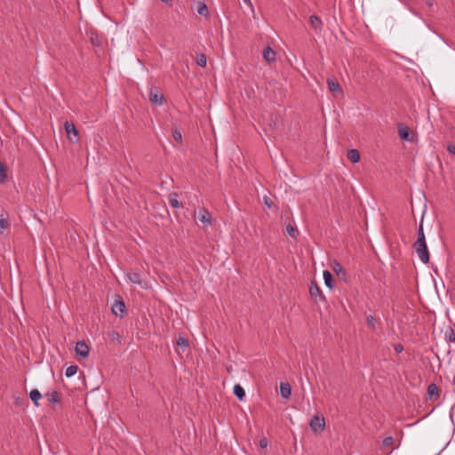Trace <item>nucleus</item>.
<instances>
[{
  "label": "nucleus",
  "mask_w": 455,
  "mask_h": 455,
  "mask_svg": "<svg viewBox=\"0 0 455 455\" xmlns=\"http://www.w3.org/2000/svg\"><path fill=\"white\" fill-rule=\"evenodd\" d=\"M280 395L283 398L288 399L291 395V387L289 383L283 382L280 385Z\"/></svg>",
  "instance_id": "obj_10"
},
{
  "label": "nucleus",
  "mask_w": 455,
  "mask_h": 455,
  "mask_svg": "<svg viewBox=\"0 0 455 455\" xmlns=\"http://www.w3.org/2000/svg\"><path fill=\"white\" fill-rule=\"evenodd\" d=\"M65 130L69 140H73V137L76 138L78 136V131L76 128L75 124L72 122L65 123Z\"/></svg>",
  "instance_id": "obj_6"
},
{
  "label": "nucleus",
  "mask_w": 455,
  "mask_h": 455,
  "mask_svg": "<svg viewBox=\"0 0 455 455\" xmlns=\"http://www.w3.org/2000/svg\"><path fill=\"white\" fill-rule=\"evenodd\" d=\"M92 43H93V44H98V43H97V39H92Z\"/></svg>",
  "instance_id": "obj_42"
},
{
  "label": "nucleus",
  "mask_w": 455,
  "mask_h": 455,
  "mask_svg": "<svg viewBox=\"0 0 455 455\" xmlns=\"http://www.w3.org/2000/svg\"><path fill=\"white\" fill-rule=\"evenodd\" d=\"M395 349L396 352L400 353V352L403 351V346L400 345V344L395 345Z\"/></svg>",
  "instance_id": "obj_37"
},
{
  "label": "nucleus",
  "mask_w": 455,
  "mask_h": 455,
  "mask_svg": "<svg viewBox=\"0 0 455 455\" xmlns=\"http://www.w3.org/2000/svg\"><path fill=\"white\" fill-rule=\"evenodd\" d=\"M310 26L315 30H321L323 27V22L321 19L315 15H311L309 18Z\"/></svg>",
  "instance_id": "obj_15"
},
{
  "label": "nucleus",
  "mask_w": 455,
  "mask_h": 455,
  "mask_svg": "<svg viewBox=\"0 0 455 455\" xmlns=\"http://www.w3.org/2000/svg\"><path fill=\"white\" fill-rule=\"evenodd\" d=\"M263 58L267 62H273L275 60V52L270 46H267L263 51Z\"/></svg>",
  "instance_id": "obj_11"
},
{
  "label": "nucleus",
  "mask_w": 455,
  "mask_h": 455,
  "mask_svg": "<svg viewBox=\"0 0 455 455\" xmlns=\"http://www.w3.org/2000/svg\"><path fill=\"white\" fill-rule=\"evenodd\" d=\"M375 322H376V319L374 316H372V315L367 316V323L370 327L374 328Z\"/></svg>",
  "instance_id": "obj_34"
},
{
  "label": "nucleus",
  "mask_w": 455,
  "mask_h": 455,
  "mask_svg": "<svg viewBox=\"0 0 455 455\" xmlns=\"http://www.w3.org/2000/svg\"><path fill=\"white\" fill-rule=\"evenodd\" d=\"M21 402H22V399H21L20 397H17V398L15 399V404H16V405H20V404H21Z\"/></svg>",
  "instance_id": "obj_38"
},
{
  "label": "nucleus",
  "mask_w": 455,
  "mask_h": 455,
  "mask_svg": "<svg viewBox=\"0 0 455 455\" xmlns=\"http://www.w3.org/2000/svg\"><path fill=\"white\" fill-rule=\"evenodd\" d=\"M77 372V366L70 365L65 371V375L68 378L73 377Z\"/></svg>",
  "instance_id": "obj_26"
},
{
  "label": "nucleus",
  "mask_w": 455,
  "mask_h": 455,
  "mask_svg": "<svg viewBox=\"0 0 455 455\" xmlns=\"http://www.w3.org/2000/svg\"><path fill=\"white\" fill-rule=\"evenodd\" d=\"M6 179L5 168L0 161V181H4Z\"/></svg>",
  "instance_id": "obj_32"
},
{
  "label": "nucleus",
  "mask_w": 455,
  "mask_h": 455,
  "mask_svg": "<svg viewBox=\"0 0 455 455\" xmlns=\"http://www.w3.org/2000/svg\"><path fill=\"white\" fill-rule=\"evenodd\" d=\"M49 403L55 404L60 401V396L57 391H52L45 395Z\"/></svg>",
  "instance_id": "obj_21"
},
{
  "label": "nucleus",
  "mask_w": 455,
  "mask_h": 455,
  "mask_svg": "<svg viewBox=\"0 0 455 455\" xmlns=\"http://www.w3.org/2000/svg\"><path fill=\"white\" fill-rule=\"evenodd\" d=\"M265 203L268 207H270V204L267 202V200H266Z\"/></svg>",
  "instance_id": "obj_41"
},
{
  "label": "nucleus",
  "mask_w": 455,
  "mask_h": 455,
  "mask_svg": "<svg viewBox=\"0 0 455 455\" xmlns=\"http://www.w3.org/2000/svg\"><path fill=\"white\" fill-rule=\"evenodd\" d=\"M196 63L200 67H205L207 63V59L204 54H201L197 57Z\"/></svg>",
  "instance_id": "obj_29"
},
{
  "label": "nucleus",
  "mask_w": 455,
  "mask_h": 455,
  "mask_svg": "<svg viewBox=\"0 0 455 455\" xmlns=\"http://www.w3.org/2000/svg\"><path fill=\"white\" fill-rule=\"evenodd\" d=\"M426 241V237H425V234H424V229H423V217L421 218V220H420V223L419 225V228H418V238L416 241Z\"/></svg>",
  "instance_id": "obj_24"
},
{
  "label": "nucleus",
  "mask_w": 455,
  "mask_h": 455,
  "mask_svg": "<svg viewBox=\"0 0 455 455\" xmlns=\"http://www.w3.org/2000/svg\"><path fill=\"white\" fill-rule=\"evenodd\" d=\"M89 347L84 341H79L76 345V353L83 358L89 355Z\"/></svg>",
  "instance_id": "obj_5"
},
{
  "label": "nucleus",
  "mask_w": 455,
  "mask_h": 455,
  "mask_svg": "<svg viewBox=\"0 0 455 455\" xmlns=\"http://www.w3.org/2000/svg\"><path fill=\"white\" fill-rule=\"evenodd\" d=\"M197 13L201 16H205V17L208 15V7L204 3H203V2L198 3Z\"/></svg>",
  "instance_id": "obj_23"
},
{
  "label": "nucleus",
  "mask_w": 455,
  "mask_h": 455,
  "mask_svg": "<svg viewBox=\"0 0 455 455\" xmlns=\"http://www.w3.org/2000/svg\"><path fill=\"white\" fill-rule=\"evenodd\" d=\"M92 43H93V44H98V43H97V39H92Z\"/></svg>",
  "instance_id": "obj_43"
},
{
  "label": "nucleus",
  "mask_w": 455,
  "mask_h": 455,
  "mask_svg": "<svg viewBox=\"0 0 455 455\" xmlns=\"http://www.w3.org/2000/svg\"><path fill=\"white\" fill-rule=\"evenodd\" d=\"M149 100L157 106H162L164 102V95L155 87L149 91Z\"/></svg>",
  "instance_id": "obj_3"
},
{
  "label": "nucleus",
  "mask_w": 455,
  "mask_h": 455,
  "mask_svg": "<svg viewBox=\"0 0 455 455\" xmlns=\"http://www.w3.org/2000/svg\"><path fill=\"white\" fill-rule=\"evenodd\" d=\"M126 278L129 282L132 283H136V284H139L142 287H144L142 285V282H141V279H140V275L138 274V273H135V272H129L126 274Z\"/></svg>",
  "instance_id": "obj_13"
},
{
  "label": "nucleus",
  "mask_w": 455,
  "mask_h": 455,
  "mask_svg": "<svg viewBox=\"0 0 455 455\" xmlns=\"http://www.w3.org/2000/svg\"><path fill=\"white\" fill-rule=\"evenodd\" d=\"M169 204L172 208L179 209L182 207V204L179 201V195L172 192L169 195Z\"/></svg>",
  "instance_id": "obj_12"
},
{
  "label": "nucleus",
  "mask_w": 455,
  "mask_h": 455,
  "mask_svg": "<svg viewBox=\"0 0 455 455\" xmlns=\"http://www.w3.org/2000/svg\"><path fill=\"white\" fill-rule=\"evenodd\" d=\"M286 232L291 237H295L297 235V229L291 224L286 226Z\"/></svg>",
  "instance_id": "obj_30"
},
{
  "label": "nucleus",
  "mask_w": 455,
  "mask_h": 455,
  "mask_svg": "<svg viewBox=\"0 0 455 455\" xmlns=\"http://www.w3.org/2000/svg\"><path fill=\"white\" fill-rule=\"evenodd\" d=\"M125 310V305L122 300H116L112 306V312L116 316H122Z\"/></svg>",
  "instance_id": "obj_8"
},
{
  "label": "nucleus",
  "mask_w": 455,
  "mask_h": 455,
  "mask_svg": "<svg viewBox=\"0 0 455 455\" xmlns=\"http://www.w3.org/2000/svg\"><path fill=\"white\" fill-rule=\"evenodd\" d=\"M172 138L177 142H182V134L177 128L172 129Z\"/></svg>",
  "instance_id": "obj_27"
},
{
  "label": "nucleus",
  "mask_w": 455,
  "mask_h": 455,
  "mask_svg": "<svg viewBox=\"0 0 455 455\" xmlns=\"http://www.w3.org/2000/svg\"><path fill=\"white\" fill-rule=\"evenodd\" d=\"M309 293H310L311 297L315 299H317V297H319L320 299L323 298L319 287L316 284H315V283H312V285L310 286Z\"/></svg>",
  "instance_id": "obj_20"
},
{
  "label": "nucleus",
  "mask_w": 455,
  "mask_h": 455,
  "mask_svg": "<svg viewBox=\"0 0 455 455\" xmlns=\"http://www.w3.org/2000/svg\"><path fill=\"white\" fill-rule=\"evenodd\" d=\"M382 443H383V446H385V447L392 446L394 443V438L392 436H387L383 439Z\"/></svg>",
  "instance_id": "obj_31"
},
{
  "label": "nucleus",
  "mask_w": 455,
  "mask_h": 455,
  "mask_svg": "<svg viewBox=\"0 0 455 455\" xmlns=\"http://www.w3.org/2000/svg\"><path fill=\"white\" fill-rule=\"evenodd\" d=\"M427 395L432 399L433 397H437L439 395V388L438 387L432 383L428 385L427 387Z\"/></svg>",
  "instance_id": "obj_19"
},
{
  "label": "nucleus",
  "mask_w": 455,
  "mask_h": 455,
  "mask_svg": "<svg viewBox=\"0 0 455 455\" xmlns=\"http://www.w3.org/2000/svg\"><path fill=\"white\" fill-rule=\"evenodd\" d=\"M332 269L333 271L338 275H345L346 274V271L345 269L343 268V267L341 266L340 263L339 262H334L333 265H332Z\"/></svg>",
  "instance_id": "obj_25"
},
{
  "label": "nucleus",
  "mask_w": 455,
  "mask_h": 455,
  "mask_svg": "<svg viewBox=\"0 0 455 455\" xmlns=\"http://www.w3.org/2000/svg\"><path fill=\"white\" fill-rule=\"evenodd\" d=\"M29 397L37 407L39 405L38 401L42 398V395L38 389H32L29 393Z\"/></svg>",
  "instance_id": "obj_17"
},
{
  "label": "nucleus",
  "mask_w": 455,
  "mask_h": 455,
  "mask_svg": "<svg viewBox=\"0 0 455 455\" xmlns=\"http://www.w3.org/2000/svg\"><path fill=\"white\" fill-rule=\"evenodd\" d=\"M446 337L449 342H455V333L452 329L446 332Z\"/></svg>",
  "instance_id": "obj_33"
},
{
  "label": "nucleus",
  "mask_w": 455,
  "mask_h": 455,
  "mask_svg": "<svg viewBox=\"0 0 455 455\" xmlns=\"http://www.w3.org/2000/svg\"><path fill=\"white\" fill-rule=\"evenodd\" d=\"M413 248L421 262L427 264L429 261V253L426 241H416L413 244Z\"/></svg>",
  "instance_id": "obj_1"
},
{
  "label": "nucleus",
  "mask_w": 455,
  "mask_h": 455,
  "mask_svg": "<svg viewBox=\"0 0 455 455\" xmlns=\"http://www.w3.org/2000/svg\"><path fill=\"white\" fill-rule=\"evenodd\" d=\"M259 446L263 449L266 448L267 446V440L266 438H262L259 441Z\"/></svg>",
  "instance_id": "obj_36"
},
{
  "label": "nucleus",
  "mask_w": 455,
  "mask_h": 455,
  "mask_svg": "<svg viewBox=\"0 0 455 455\" xmlns=\"http://www.w3.org/2000/svg\"><path fill=\"white\" fill-rule=\"evenodd\" d=\"M347 158L352 162V163H358L359 160H360V154H359V151L357 149H350L348 152H347Z\"/></svg>",
  "instance_id": "obj_18"
},
{
  "label": "nucleus",
  "mask_w": 455,
  "mask_h": 455,
  "mask_svg": "<svg viewBox=\"0 0 455 455\" xmlns=\"http://www.w3.org/2000/svg\"><path fill=\"white\" fill-rule=\"evenodd\" d=\"M447 150L450 154L455 155V146L454 145H448Z\"/></svg>",
  "instance_id": "obj_35"
},
{
  "label": "nucleus",
  "mask_w": 455,
  "mask_h": 455,
  "mask_svg": "<svg viewBox=\"0 0 455 455\" xmlns=\"http://www.w3.org/2000/svg\"><path fill=\"white\" fill-rule=\"evenodd\" d=\"M243 2H244L245 4H250V5L251 4V0H243Z\"/></svg>",
  "instance_id": "obj_39"
},
{
  "label": "nucleus",
  "mask_w": 455,
  "mask_h": 455,
  "mask_svg": "<svg viewBox=\"0 0 455 455\" xmlns=\"http://www.w3.org/2000/svg\"><path fill=\"white\" fill-rule=\"evenodd\" d=\"M199 220L205 226H210L212 224V215L211 213L204 209L200 211Z\"/></svg>",
  "instance_id": "obj_9"
},
{
  "label": "nucleus",
  "mask_w": 455,
  "mask_h": 455,
  "mask_svg": "<svg viewBox=\"0 0 455 455\" xmlns=\"http://www.w3.org/2000/svg\"><path fill=\"white\" fill-rule=\"evenodd\" d=\"M323 277L325 285L328 288L332 289L334 287V280H333L331 273L328 270H324L323 273Z\"/></svg>",
  "instance_id": "obj_14"
},
{
  "label": "nucleus",
  "mask_w": 455,
  "mask_h": 455,
  "mask_svg": "<svg viewBox=\"0 0 455 455\" xmlns=\"http://www.w3.org/2000/svg\"><path fill=\"white\" fill-rule=\"evenodd\" d=\"M309 426L314 432H322L325 427V419L323 416L315 415L311 419Z\"/></svg>",
  "instance_id": "obj_2"
},
{
  "label": "nucleus",
  "mask_w": 455,
  "mask_h": 455,
  "mask_svg": "<svg viewBox=\"0 0 455 455\" xmlns=\"http://www.w3.org/2000/svg\"><path fill=\"white\" fill-rule=\"evenodd\" d=\"M10 228L7 217L4 214L0 215V234H4Z\"/></svg>",
  "instance_id": "obj_16"
},
{
  "label": "nucleus",
  "mask_w": 455,
  "mask_h": 455,
  "mask_svg": "<svg viewBox=\"0 0 455 455\" xmlns=\"http://www.w3.org/2000/svg\"><path fill=\"white\" fill-rule=\"evenodd\" d=\"M327 85H328V89L332 93H340L341 92V87L335 78L329 77L327 79Z\"/></svg>",
  "instance_id": "obj_7"
},
{
  "label": "nucleus",
  "mask_w": 455,
  "mask_h": 455,
  "mask_svg": "<svg viewBox=\"0 0 455 455\" xmlns=\"http://www.w3.org/2000/svg\"><path fill=\"white\" fill-rule=\"evenodd\" d=\"M234 394L240 401H243V399L245 395L243 387L238 384L234 386Z\"/></svg>",
  "instance_id": "obj_22"
},
{
  "label": "nucleus",
  "mask_w": 455,
  "mask_h": 455,
  "mask_svg": "<svg viewBox=\"0 0 455 455\" xmlns=\"http://www.w3.org/2000/svg\"><path fill=\"white\" fill-rule=\"evenodd\" d=\"M398 132L400 138L404 141H412V136L411 130L408 126L401 124L398 127Z\"/></svg>",
  "instance_id": "obj_4"
},
{
  "label": "nucleus",
  "mask_w": 455,
  "mask_h": 455,
  "mask_svg": "<svg viewBox=\"0 0 455 455\" xmlns=\"http://www.w3.org/2000/svg\"><path fill=\"white\" fill-rule=\"evenodd\" d=\"M161 1L165 3V4H169L172 0H161Z\"/></svg>",
  "instance_id": "obj_40"
},
{
  "label": "nucleus",
  "mask_w": 455,
  "mask_h": 455,
  "mask_svg": "<svg viewBox=\"0 0 455 455\" xmlns=\"http://www.w3.org/2000/svg\"><path fill=\"white\" fill-rule=\"evenodd\" d=\"M177 345L182 349H186L188 347V340L186 338L180 337L177 340Z\"/></svg>",
  "instance_id": "obj_28"
}]
</instances>
